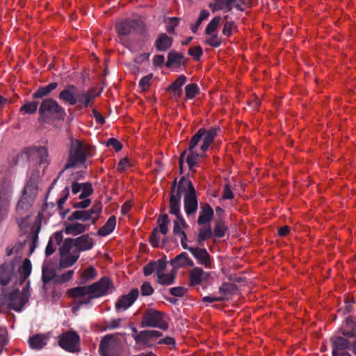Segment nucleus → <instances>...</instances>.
I'll return each instance as SVG.
<instances>
[{
	"mask_svg": "<svg viewBox=\"0 0 356 356\" xmlns=\"http://www.w3.org/2000/svg\"><path fill=\"white\" fill-rule=\"evenodd\" d=\"M153 76V74H149L144 77H143L139 81V87L143 90L145 91L148 90L150 86V81Z\"/></svg>",
	"mask_w": 356,
	"mask_h": 356,
	"instance_id": "nucleus-61",
	"label": "nucleus"
},
{
	"mask_svg": "<svg viewBox=\"0 0 356 356\" xmlns=\"http://www.w3.org/2000/svg\"><path fill=\"white\" fill-rule=\"evenodd\" d=\"M237 289V286L233 283L223 282L219 288V291L224 295L234 294Z\"/></svg>",
	"mask_w": 356,
	"mask_h": 356,
	"instance_id": "nucleus-48",
	"label": "nucleus"
},
{
	"mask_svg": "<svg viewBox=\"0 0 356 356\" xmlns=\"http://www.w3.org/2000/svg\"><path fill=\"white\" fill-rule=\"evenodd\" d=\"M33 149L40 156V164H47V156H48V151L45 147L39 146L35 147Z\"/></svg>",
	"mask_w": 356,
	"mask_h": 356,
	"instance_id": "nucleus-51",
	"label": "nucleus"
},
{
	"mask_svg": "<svg viewBox=\"0 0 356 356\" xmlns=\"http://www.w3.org/2000/svg\"><path fill=\"white\" fill-rule=\"evenodd\" d=\"M115 29L120 37H126L141 33L144 29V23L140 18H128L118 22Z\"/></svg>",
	"mask_w": 356,
	"mask_h": 356,
	"instance_id": "nucleus-7",
	"label": "nucleus"
},
{
	"mask_svg": "<svg viewBox=\"0 0 356 356\" xmlns=\"http://www.w3.org/2000/svg\"><path fill=\"white\" fill-rule=\"evenodd\" d=\"M186 81V76L184 74L179 75L177 79L172 83L168 88V90L171 91L175 97L179 98L182 95L181 87Z\"/></svg>",
	"mask_w": 356,
	"mask_h": 356,
	"instance_id": "nucleus-25",
	"label": "nucleus"
},
{
	"mask_svg": "<svg viewBox=\"0 0 356 356\" xmlns=\"http://www.w3.org/2000/svg\"><path fill=\"white\" fill-rule=\"evenodd\" d=\"M187 58H184L183 54H179L174 50L169 51L168 54V60L165 65L170 68L174 65L179 66L180 65H186L187 63Z\"/></svg>",
	"mask_w": 356,
	"mask_h": 356,
	"instance_id": "nucleus-20",
	"label": "nucleus"
},
{
	"mask_svg": "<svg viewBox=\"0 0 356 356\" xmlns=\"http://www.w3.org/2000/svg\"><path fill=\"white\" fill-rule=\"evenodd\" d=\"M94 89L79 92L73 84L67 85L58 95V99L65 104L76 106L78 108L92 106L94 99L99 93L94 94Z\"/></svg>",
	"mask_w": 356,
	"mask_h": 356,
	"instance_id": "nucleus-1",
	"label": "nucleus"
},
{
	"mask_svg": "<svg viewBox=\"0 0 356 356\" xmlns=\"http://www.w3.org/2000/svg\"><path fill=\"white\" fill-rule=\"evenodd\" d=\"M59 260V268H65L73 266L79 258V254L73 251L72 254H61Z\"/></svg>",
	"mask_w": 356,
	"mask_h": 356,
	"instance_id": "nucleus-29",
	"label": "nucleus"
},
{
	"mask_svg": "<svg viewBox=\"0 0 356 356\" xmlns=\"http://www.w3.org/2000/svg\"><path fill=\"white\" fill-rule=\"evenodd\" d=\"M170 318L165 314L157 311V328L166 330L168 328Z\"/></svg>",
	"mask_w": 356,
	"mask_h": 356,
	"instance_id": "nucleus-43",
	"label": "nucleus"
},
{
	"mask_svg": "<svg viewBox=\"0 0 356 356\" xmlns=\"http://www.w3.org/2000/svg\"><path fill=\"white\" fill-rule=\"evenodd\" d=\"M173 42V38L165 33H161L157 37V51H165L169 49Z\"/></svg>",
	"mask_w": 356,
	"mask_h": 356,
	"instance_id": "nucleus-33",
	"label": "nucleus"
},
{
	"mask_svg": "<svg viewBox=\"0 0 356 356\" xmlns=\"http://www.w3.org/2000/svg\"><path fill=\"white\" fill-rule=\"evenodd\" d=\"M96 276L97 271L95 268L90 266L82 272L81 278L84 282H86L90 280H92L96 277Z\"/></svg>",
	"mask_w": 356,
	"mask_h": 356,
	"instance_id": "nucleus-47",
	"label": "nucleus"
},
{
	"mask_svg": "<svg viewBox=\"0 0 356 356\" xmlns=\"http://www.w3.org/2000/svg\"><path fill=\"white\" fill-rule=\"evenodd\" d=\"M210 37L207 38L205 43L210 47L216 48L221 45L222 40L218 38V35L213 33L212 35H209Z\"/></svg>",
	"mask_w": 356,
	"mask_h": 356,
	"instance_id": "nucleus-53",
	"label": "nucleus"
},
{
	"mask_svg": "<svg viewBox=\"0 0 356 356\" xmlns=\"http://www.w3.org/2000/svg\"><path fill=\"white\" fill-rule=\"evenodd\" d=\"M68 294L72 298H82L86 295H91L88 286L74 287L68 291Z\"/></svg>",
	"mask_w": 356,
	"mask_h": 356,
	"instance_id": "nucleus-38",
	"label": "nucleus"
},
{
	"mask_svg": "<svg viewBox=\"0 0 356 356\" xmlns=\"http://www.w3.org/2000/svg\"><path fill=\"white\" fill-rule=\"evenodd\" d=\"M332 356H356V337L352 339L338 336L330 338Z\"/></svg>",
	"mask_w": 356,
	"mask_h": 356,
	"instance_id": "nucleus-5",
	"label": "nucleus"
},
{
	"mask_svg": "<svg viewBox=\"0 0 356 356\" xmlns=\"http://www.w3.org/2000/svg\"><path fill=\"white\" fill-rule=\"evenodd\" d=\"M12 195V189L6 183L0 184V222L6 213Z\"/></svg>",
	"mask_w": 356,
	"mask_h": 356,
	"instance_id": "nucleus-14",
	"label": "nucleus"
},
{
	"mask_svg": "<svg viewBox=\"0 0 356 356\" xmlns=\"http://www.w3.org/2000/svg\"><path fill=\"white\" fill-rule=\"evenodd\" d=\"M227 230L225 222L222 220H217L215 222L213 229V235L217 238H222L225 236Z\"/></svg>",
	"mask_w": 356,
	"mask_h": 356,
	"instance_id": "nucleus-42",
	"label": "nucleus"
},
{
	"mask_svg": "<svg viewBox=\"0 0 356 356\" xmlns=\"http://www.w3.org/2000/svg\"><path fill=\"white\" fill-rule=\"evenodd\" d=\"M156 338V330H143L137 335L136 343L151 346Z\"/></svg>",
	"mask_w": 356,
	"mask_h": 356,
	"instance_id": "nucleus-21",
	"label": "nucleus"
},
{
	"mask_svg": "<svg viewBox=\"0 0 356 356\" xmlns=\"http://www.w3.org/2000/svg\"><path fill=\"white\" fill-rule=\"evenodd\" d=\"M219 130L217 127H211L209 129H205L203 128L200 129L197 132L202 131V138H203V143L200 147V150L203 152H205L211 145V144L213 142L216 136H217V132Z\"/></svg>",
	"mask_w": 356,
	"mask_h": 356,
	"instance_id": "nucleus-15",
	"label": "nucleus"
},
{
	"mask_svg": "<svg viewBox=\"0 0 356 356\" xmlns=\"http://www.w3.org/2000/svg\"><path fill=\"white\" fill-rule=\"evenodd\" d=\"M93 245V239L90 237L89 234H86L75 238H66L63 241V245L59 249V252L61 254H67L74 247L75 252L79 254L80 252L91 250Z\"/></svg>",
	"mask_w": 356,
	"mask_h": 356,
	"instance_id": "nucleus-6",
	"label": "nucleus"
},
{
	"mask_svg": "<svg viewBox=\"0 0 356 356\" xmlns=\"http://www.w3.org/2000/svg\"><path fill=\"white\" fill-rule=\"evenodd\" d=\"M338 333L339 334H334V336H338L349 339L356 337L355 318L353 316L347 317L338 330Z\"/></svg>",
	"mask_w": 356,
	"mask_h": 356,
	"instance_id": "nucleus-13",
	"label": "nucleus"
},
{
	"mask_svg": "<svg viewBox=\"0 0 356 356\" xmlns=\"http://www.w3.org/2000/svg\"><path fill=\"white\" fill-rule=\"evenodd\" d=\"M140 290L143 296H149L154 293V289L148 282H143Z\"/></svg>",
	"mask_w": 356,
	"mask_h": 356,
	"instance_id": "nucleus-64",
	"label": "nucleus"
},
{
	"mask_svg": "<svg viewBox=\"0 0 356 356\" xmlns=\"http://www.w3.org/2000/svg\"><path fill=\"white\" fill-rule=\"evenodd\" d=\"M188 54L193 56L195 60H200L203 54L202 49L200 46H195L189 48Z\"/></svg>",
	"mask_w": 356,
	"mask_h": 356,
	"instance_id": "nucleus-58",
	"label": "nucleus"
},
{
	"mask_svg": "<svg viewBox=\"0 0 356 356\" xmlns=\"http://www.w3.org/2000/svg\"><path fill=\"white\" fill-rule=\"evenodd\" d=\"M47 338L44 334H37L29 339V343L32 349L40 350L47 344Z\"/></svg>",
	"mask_w": 356,
	"mask_h": 356,
	"instance_id": "nucleus-31",
	"label": "nucleus"
},
{
	"mask_svg": "<svg viewBox=\"0 0 356 356\" xmlns=\"http://www.w3.org/2000/svg\"><path fill=\"white\" fill-rule=\"evenodd\" d=\"M73 274H74V270H70L65 273L58 275L56 277L55 283L63 284V283L67 282L68 281H70L72 279Z\"/></svg>",
	"mask_w": 356,
	"mask_h": 356,
	"instance_id": "nucleus-55",
	"label": "nucleus"
},
{
	"mask_svg": "<svg viewBox=\"0 0 356 356\" xmlns=\"http://www.w3.org/2000/svg\"><path fill=\"white\" fill-rule=\"evenodd\" d=\"M157 222H159V231L163 234H166L168 232V225L169 223L168 216L167 214H162L157 219Z\"/></svg>",
	"mask_w": 356,
	"mask_h": 356,
	"instance_id": "nucleus-49",
	"label": "nucleus"
},
{
	"mask_svg": "<svg viewBox=\"0 0 356 356\" xmlns=\"http://www.w3.org/2000/svg\"><path fill=\"white\" fill-rule=\"evenodd\" d=\"M202 131L196 132L195 134L193 136L188 145V150L189 154L186 157V162L191 171L193 170V168L197 165L198 159L204 156L205 152H202V153H199L195 149V147L202 139Z\"/></svg>",
	"mask_w": 356,
	"mask_h": 356,
	"instance_id": "nucleus-9",
	"label": "nucleus"
},
{
	"mask_svg": "<svg viewBox=\"0 0 356 356\" xmlns=\"http://www.w3.org/2000/svg\"><path fill=\"white\" fill-rule=\"evenodd\" d=\"M63 196L58 200L57 206L58 209L61 210L63 209V206L67 200L70 195V188L68 186H65V188L62 191Z\"/></svg>",
	"mask_w": 356,
	"mask_h": 356,
	"instance_id": "nucleus-60",
	"label": "nucleus"
},
{
	"mask_svg": "<svg viewBox=\"0 0 356 356\" xmlns=\"http://www.w3.org/2000/svg\"><path fill=\"white\" fill-rule=\"evenodd\" d=\"M81 193L79 195V199L83 200L87 197L90 196L93 193V189L92 187V184L90 182H86L83 184V186L81 188Z\"/></svg>",
	"mask_w": 356,
	"mask_h": 356,
	"instance_id": "nucleus-56",
	"label": "nucleus"
},
{
	"mask_svg": "<svg viewBox=\"0 0 356 356\" xmlns=\"http://www.w3.org/2000/svg\"><path fill=\"white\" fill-rule=\"evenodd\" d=\"M8 300V309H13L17 312L22 311L17 309L22 304V298L20 296V291L18 289H15L9 293Z\"/></svg>",
	"mask_w": 356,
	"mask_h": 356,
	"instance_id": "nucleus-24",
	"label": "nucleus"
},
{
	"mask_svg": "<svg viewBox=\"0 0 356 356\" xmlns=\"http://www.w3.org/2000/svg\"><path fill=\"white\" fill-rule=\"evenodd\" d=\"M187 292V289L183 286L172 287L169 289V293L174 297H184Z\"/></svg>",
	"mask_w": 356,
	"mask_h": 356,
	"instance_id": "nucleus-57",
	"label": "nucleus"
},
{
	"mask_svg": "<svg viewBox=\"0 0 356 356\" xmlns=\"http://www.w3.org/2000/svg\"><path fill=\"white\" fill-rule=\"evenodd\" d=\"M186 95L188 99H192L199 92V87L196 83H190L185 87Z\"/></svg>",
	"mask_w": 356,
	"mask_h": 356,
	"instance_id": "nucleus-50",
	"label": "nucleus"
},
{
	"mask_svg": "<svg viewBox=\"0 0 356 356\" xmlns=\"http://www.w3.org/2000/svg\"><path fill=\"white\" fill-rule=\"evenodd\" d=\"M69 221L79 220L83 222L91 220V224L95 225L97 220V217H91L86 210H76L67 218Z\"/></svg>",
	"mask_w": 356,
	"mask_h": 356,
	"instance_id": "nucleus-26",
	"label": "nucleus"
},
{
	"mask_svg": "<svg viewBox=\"0 0 356 356\" xmlns=\"http://www.w3.org/2000/svg\"><path fill=\"white\" fill-rule=\"evenodd\" d=\"M89 225L81 224L78 222L66 224L64 232L66 234L76 236L83 234L89 229Z\"/></svg>",
	"mask_w": 356,
	"mask_h": 356,
	"instance_id": "nucleus-22",
	"label": "nucleus"
},
{
	"mask_svg": "<svg viewBox=\"0 0 356 356\" xmlns=\"http://www.w3.org/2000/svg\"><path fill=\"white\" fill-rule=\"evenodd\" d=\"M139 295V291L136 288L131 289L129 293L122 296L115 302V308L117 312H122L129 308Z\"/></svg>",
	"mask_w": 356,
	"mask_h": 356,
	"instance_id": "nucleus-12",
	"label": "nucleus"
},
{
	"mask_svg": "<svg viewBox=\"0 0 356 356\" xmlns=\"http://www.w3.org/2000/svg\"><path fill=\"white\" fill-rule=\"evenodd\" d=\"M15 264L13 261L5 262L0 266V291L5 293V288L14 277Z\"/></svg>",
	"mask_w": 356,
	"mask_h": 356,
	"instance_id": "nucleus-11",
	"label": "nucleus"
},
{
	"mask_svg": "<svg viewBox=\"0 0 356 356\" xmlns=\"http://www.w3.org/2000/svg\"><path fill=\"white\" fill-rule=\"evenodd\" d=\"M175 273L171 271L169 273H163V272H157V283L163 285H170L175 282Z\"/></svg>",
	"mask_w": 356,
	"mask_h": 356,
	"instance_id": "nucleus-35",
	"label": "nucleus"
},
{
	"mask_svg": "<svg viewBox=\"0 0 356 356\" xmlns=\"http://www.w3.org/2000/svg\"><path fill=\"white\" fill-rule=\"evenodd\" d=\"M40 115L38 120L46 122L49 120H63L66 116L64 108L53 98L44 99L38 108Z\"/></svg>",
	"mask_w": 356,
	"mask_h": 356,
	"instance_id": "nucleus-4",
	"label": "nucleus"
},
{
	"mask_svg": "<svg viewBox=\"0 0 356 356\" xmlns=\"http://www.w3.org/2000/svg\"><path fill=\"white\" fill-rule=\"evenodd\" d=\"M38 176L32 175L25 185L22 195H26L34 200L38 193Z\"/></svg>",
	"mask_w": 356,
	"mask_h": 356,
	"instance_id": "nucleus-18",
	"label": "nucleus"
},
{
	"mask_svg": "<svg viewBox=\"0 0 356 356\" xmlns=\"http://www.w3.org/2000/svg\"><path fill=\"white\" fill-rule=\"evenodd\" d=\"M92 298H100L111 293L114 289L112 280L108 277H103L99 281L88 285Z\"/></svg>",
	"mask_w": 356,
	"mask_h": 356,
	"instance_id": "nucleus-8",
	"label": "nucleus"
},
{
	"mask_svg": "<svg viewBox=\"0 0 356 356\" xmlns=\"http://www.w3.org/2000/svg\"><path fill=\"white\" fill-rule=\"evenodd\" d=\"M102 204L101 202H95L92 208L89 210H87L91 217H97V219L99 218L102 213Z\"/></svg>",
	"mask_w": 356,
	"mask_h": 356,
	"instance_id": "nucleus-52",
	"label": "nucleus"
},
{
	"mask_svg": "<svg viewBox=\"0 0 356 356\" xmlns=\"http://www.w3.org/2000/svg\"><path fill=\"white\" fill-rule=\"evenodd\" d=\"M20 296L22 298V304L17 308L18 310H22L31 296V281L29 280H27L25 286L22 290V292H20Z\"/></svg>",
	"mask_w": 356,
	"mask_h": 356,
	"instance_id": "nucleus-41",
	"label": "nucleus"
},
{
	"mask_svg": "<svg viewBox=\"0 0 356 356\" xmlns=\"http://www.w3.org/2000/svg\"><path fill=\"white\" fill-rule=\"evenodd\" d=\"M32 270V264L29 259H25L22 263V265L19 268L18 272L20 275H22L24 278H28Z\"/></svg>",
	"mask_w": 356,
	"mask_h": 356,
	"instance_id": "nucleus-44",
	"label": "nucleus"
},
{
	"mask_svg": "<svg viewBox=\"0 0 356 356\" xmlns=\"http://www.w3.org/2000/svg\"><path fill=\"white\" fill-rule=\"evenodd\" d=\"M171 264L175 267L189 266H194L193 260L188 257V254L185 252L176 256L172 261Z\"/></svg>",
	"mask_w": 356,
	"mask_h": 356,
	"instance_id": "nucleus-27",
	"label": "nucleus"
},
{
	"mask_svg": "<svg viewBox=\"0 0 356 356\" xmlns=\"http://www.w3.org/2000/svg\"><path fill=\"white\" fill-rule=\"evenodd\" d=\"M204 272L201 268H194L190 273V282L192 286L200 284L203 280Z\"/></svg>",
	"mask_w": 356,
	"mask_h": 356,
	"instance_id": "nucleus-36",
	"label": "nucleus"
},
{
	"mask_svg": "<svg viewBox=\"0 0 356 356\" xmlns=\"http://www.w3.org/2000/svg\"><path fill=\"white\" fill-rule=\"evenodd\" d=\"M92 156V148L89 145L83 143L78 139L72 138L67 161L64 168L59 172L58 177L65 170L74 168L79 164L85 163L86 158Z\"/></svg>",
	"mask_w": 356,
	"mask_h": 356,
	"instance_id": "nucleus-3",
	"label": "nucleus"
},
{
	"mask_svg": "<svg viewBox=\"0 0 356 356\" xmlns=\"http://www.w3.org/2000/svg\"><path fill=\"white\" fill-rule=\"evenodd\" d=\"M179 18L177 17H169L168 18V21L166 22V30L168 33H174L175 28L179 24Z\"/></svg>",
	"mask_w": 356,
	"mask_h": 356,
	"instance_id": "nucleus-59",
	"label": "nucleus"
},
{
	"mask_svg": "<svg viewBox=\"0 0 356 356\" xmlns=\"http://www.w3.org/2000/svg\"><path fill=\"white\" fill-rule=\"evenodd\" d=\"M234 26V22L233 21H225L222 33L227 37H230L232 33V30Z\"/></svg>",
	"mask_w": 356,
	"mask_h": 356,
	"instance_id": "nucleus-62",
	"label": "nucleus"
},
{
	"mask_svg": "<svg viewBox=\"0 0 356 356\" xmlns=\"http://www.w3.org/2000/svg\"><path fill=\"white\" fill-rule=\"evenodd\" d=\"M190 252L197 259L198 263L210 268L211 265V258L205 248H190Z\"/></svg>",
	"mask_w": 356,
	"mask_h": 356,
	"instance_id": "nucleus-16",
	"label": "nucleus"
},
{
	"mask_svg": "<svg viewBox=\"0 0 356 356\" xmlns=\"http://www.w3.org/2000/svg\"><path fill=\"white\" fill-rule=\"evenodd\" d=\"M214 215L212 207L209 204H205L202 206V210L197 219V224L203 225L209 224L211 221Z\"/></svg>",
	"mask_w": 356,
	"mask_h": 356,
	"instance_id": "nucleus-23",
	"label": "nucleus"
},
{
	"mask_svg": "<svg viewBox=\"0 0 356 356\" xmlns=\"http://www.w3.org/2000/svg\"><path fill=\"white\" fill-rule=\"evenodd\" d=\"M80 337L74 330H69L59 336L58 345L60 348L70 353L77 351L76 346L79 344Z\"/></svg>",
	"mask_w": 356,
	"mask_h": 356,
	"instance_id": "nucleus-10",
	"label": "nucleus"
},
{
	"mask_svg": "<svg viewBox=\"0 0 356 356\" xmlns=\"http://www.w3.org/2000/svg\"><path fill=\"white\" fill-rule=\"evenodd\" d=\"M30 218L29 214L17 215L16 217V222L20 229L28 226V220Z\"/></svg>",
	"mask_w": 356,
	"mask_h": 356,
	"instance_id": "nucleus-63",
	"label": "nucleus"
},
{
	"mask_svg": "<svg viewBox=\"0 0 356 356\" xmlns=\"http://www.w3.org/2000/svg\"><path fill=\"white\" fill-rule=\"evenodd\" d=\"M56 277L57 275L54 269L47 267L45 266H42V280L44 284H47L53 280H55Z\"/></svg>",
	"mask_w": 356,
	"mask_h": 356,
	"instance_id": "nucleus-39",
	"label": "nucleus"
},
{
	"mask_svg": "<svg viewBox=\"0 0 356 356\" xmlns=\"http://www.w3.org/2000/svg\"><path fill=\"white\" fill-rule=\"evenodd\" d=\"M33 201L34 200L26 195H22L16 207L17 214L24 215L31 207Z\"/></svg>",
	"mask_w": 356,
	"mask_h": 356,
	"instance_id": "nucleus-32",
	"label": "nucleus"
},
{
	"mask_svg": "<svg viewBox=\"0 0 356 356\" xmlns=\"http://www.w3.org/2000/svg\"><path fill=\"white\" fill-rule=\"evenodd\" d=\"M38 105L39 102L38 101L28 102L20 108L19 111L27 114H33L37 111Z\"/></svg>",
	"mask_w": 356,
	"mask_h": 356,
	"instance_id": "nucleus-46",
	"label": "nucleus"
},
{
	"mask_svg": "<svg viewBox=\"0 0 356 356\" xmlns=\"http://www.w3.org/2000/svg\"><path fill=\"white\" fill-rule=\"evenodd\" d=\"M58 83L52 82L49 84L39 87L33 94V99H42L48 96L53 90L58 87Z\"/></svg>",
	"mask_w": 356,
	"mask_h": 356,
	"instance_id": "nucleus-30",
	"label": "nucleus"
},
{
	"mask_svg": "<svg viewBox=\"0 0 356 356\" xmlns=\"http://www.w3.org/2000/svg\"><path fill=\"white\" fill-rule=\"evenodd\" d=\"M177 186V181L176 179L173 181V184L171 187L170 191V213L174 214L179 219L183 224L184 226L186 225V223L182 217L180 213V202L181 194L185 193V194L193 193H195V188L193 185L192 181L186 178L185 177H182Z\"/></svg>",
	"mask_w": 356,
	"mask_h": 356,
	"instance_id": "nucleus-2",
	"label": "nucleus"
},
{
	"mask_svg": "<svg viewBox=\"0 0 356 356\" xmlns=\"http://www.w3.org/2000/svg\"><path fill=\"white\" fill-rule=\"evenodd\" d=\"M184 204L186 213L188 216L195 213L197 209V200L195 193L185 194Z\"/></svg>",
	"mask_w": 356,
	"mask_h": 356,
	"instance_id": "nucleus-19",
	"label": "nucleus"
},
{
	"mask_svg": "<svg viewBox=\"0 0 356 356\" xmlns=\"http://www.w3.org/2000/svg\"><path fill=\"white\" fill-rule=\"evenodd\" d=\"M221 19H222L220 16H216L213 18L206 27L205 34L212 35L213 33H215L221 22Z\"/></svg>",
	"mask_w": 356,
	"mask_h": 356,
	"instance_id": "nucleus-45",
	"label": "nucleus"
},
{
	"mask_svg": "<svg viewBox=\"0 0 356 356\" xmlns=\"http://www.w3.org/2000/svg\"><path fill=\"white\" fill-rule=\"evenodd\" d=\"M109 335L105 336L99 344V353L101 356H120V353L115 349V346L110 343Z\"/></svg>",
	"mask_w": 356,
	"mask_h": 356,
	"instance_id": "nucleus-17",
	"label": "nucleus"
},
{
	"mask_svg": "<svg viewBox=\"0 0 356 356\" xmlns=\"http://www.w3.org/2000/svg\"><path fill=\"white\" fill-rule=\"evenodd\" d=\"M219 10L226 9L229 12L232 9V4L235 0H215Z\"/></svg>",
	"mask_w": 356,
	"mask_h": 356,
	"instance_id": "nucleus-54",
	"label": "nucleus"
},
{
	"mask_svg": "<svg viewBox=\"0 0 356 356\" xmlns=\"http://www.w3.org/2000/svg\"><path fill=\"white\" fill-rule=\"evenodd\" d=\"M166 345L168 348L172 350L175 348L176 341L175 338L172 337H163L162 333L157 331V345Z\"/></svg>",
	"mask_w": 356,
	"mask_h": 356,
	"instance_id": "nucleus-40",
	"label": "nucleus"
},
{
	"mask_svg": "<svg viewBox=\"0 0 356 356\" xmlns=\"http://www.w3.org/2000/svg\"><path fill=\"white\" fill-rule=\"evenodd\" d=\"M116 225V218L115 216L109 217L105 225L97 231V234L101 236H105L111 234Z\"/></svg>",
	"mask_w": 356,
	"mask_h": 356,
	"instance_id": "nucleus-34",
	"label": "nucleus"
},
{
	"mask_svg": "<svg viewBox=\"0 0 356 356\" xmlns=\"http://www.w3.org/2000/svg\"><path fill=\"white\" fill-rule=\"evenodd\" d=\"M212 230L210 225L207 227H201L199 229V234L197 238V242L200 245H203L204 242L207 239L211 238Z\"/></svg>",
	"mask_w": 356,
	"mask_h": 356,
	"instance_id": "nucleus-37",
	"label": "nucleus"
},
{
	"mask_svg": "<svg viewBox=\"0 0 356 356\" xmlns=\"http://www.w3.org/2000/svg\"><path fill=\"white\" fill-rule=\"evenodd\" d=\"M140 325L142 327H156V309H149L144 313Z\"/></svg>",
	"mask_w": 356,
	"mask_h": 356,
	"instance_id": "nucleus-28",
	"label": "nucleus"
}]
</instances>
